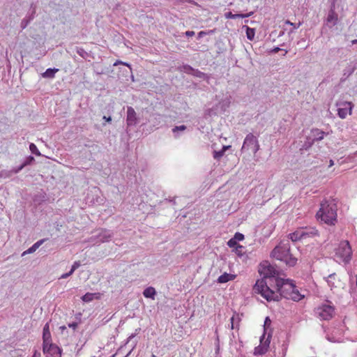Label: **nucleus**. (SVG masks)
Segmentation results:
<instances>
[{
	"label": "nucleus",
	"instance_id": "f257e3e1",
	"mask_svg": "<svg viewBox=\"0 0 357 357\" xmlns=\"http://www.w3.org/2000/svg\"><path fill=\"white\" fill-rule=\"evenodd\" d=\"M275 283L276 291L270 289L264 279L257 280L253 290L255 293L261 294L268 301H278L281 297L288 299L296 286L293 281L289 279L276 278Z\"/></svg>",
	"mask_w": 357,
	"mask_h": 357
},
{
	"label": "nucleus",
	"instance_id": "f03ea898",
	"mask_svg": "<svg viewBox=\"0 0 357 357\" xmlns=\"http://www.w3.org/2000/svg\"><path fill=\"white\" fill-rule=\"evenodd\" d=\"M317 216L327 225H334L337 222V204L335 199L324 200Z\"/></svg>",
	"mask_w": 357,
	"mask_h": 357
},
{
	"label": "nucleus",
	"instance_id": "7ed1b4c3",
	"mask_svg": "<svg viewBox=\"0 0 357 357\" xmlns=\"http://www.w3.org/2000/svg\"><path fill=\"white\" fill-rule=\"evenodd\" d=\"M271 256L284 262L289 266H294L296 262L297 259L290 253V243L289 239H284L273 250Z\"/></svg>",
	"mask_w": 357,
	"mask_h": 357
},
{
	"label": "nucleus",
	"instance_id": "20e7f679",
	"mask_svg": "<svg viewBox=\"0 0 357 357\" xmlns=\"http://www.w3.org/2000/svg\"><path fill=\"white\" fill-rule=\"evenodd\" d=\"M314 312L316 316L321 320H329L334 315L335 308L331 302L326 301L315 308Z\"/></svg>",
	"mask_w": 357,
	"mask_h": 357
},
{
	"label": "nucleus",
	"instance_id": "39448f33",
	"mask_svg": "<svg viewBox=\"0 0 357 357\" xmlns=\"http://www.w3.org/2000/svg\"><path fill=\"white\" fill-rule=\"evenodd\" d=\"M259 149V144L257 137L252 133L246 135L241 148L242 152L251 151L255 154Z\"/></svg>",
	"mask_w": 357,
	"mask_h": 357
},
{
	"label": "nucleus",
	"instance_id": "423d86ee",
	"mask_svg": "<svg viewBox=\"0 0 357 357\" xmlns=\"http://www.w3.org/2000/svg\"><path fill=\"white\" fill-rule=\"evenodd\" d=\"M335 106L337 107V115L342 119H346L347 115H351L354 107L351 102L344 100L337 101Z\"/></svg>",
	"mask_w": 357,
	"mask_h": 357
},
{
	"label": "nucleus",
	"instance_id": "0eeeda50",
	"mask_svg": "<svg viewBox=\"0 0 357 357\" xmlns=\"http://www.w3.org/2000/svg\"><path fill=\"white\" fill-rule=\"evenodd\" d=\"M337 254L340 256L343 261L349 262L350 261L352 251L349 241H343L340 243Z\"/></svg>",
	"mask_w": 357,
	"mask_h": 357
},
{
	"label": "nucleus",
	"instance_id": "6e6552de",
	"mask_svg": "<svg viewBox=\"0 0 357 357\" xmlns=\"http://www.w3.org/2000/svg\"><path fill=\"white\" fill-rule=\"evenodd\" d=\"M43 351L47 357H61L62 349L52 342L43 344Z\"/></svg>",
	"mask_w": 357,
	"mask_h": 357
},
{
	"label": "nucleus",
	"instance_id": "1a4fd4ad",
	"mask_svg": "<svg viewBox=\"0 0 357 357\" xmlns=\"http://www.w3.org/2000/svg\"><path fill=\"white\" fill-rule=\"evenodd\" d=\"M113 233L110 230L101 229L99 230L98 234L96 236V240L94 242L95 243H101L107 242L112 237Z\"/></svg>",
	"mask_w": 357,
	"mask_h": 357
},
{
	"label": "nucleus",
	"instance_id": "9d476101",
	"mask_svg": "<svg viewBox=\"0 0 357 357\" xmlns=\"http://www.w3.org/2000/svg\"><path fill=\"white\" fill-rule=\"evenodd\" d=\"M303 241L319 236L318 230L313 227L300 228Z\"/></svg>",
	"mask_w": 357,
	"mask_h": 357
},
{
	"label": "nucleus",
	"instance_id": "9b49d317",
	"mask_svg": "<svg viewBox=\"0 0 357 357\" xmlns=\"http://www.w3.org/2000/svg\"><path fill=\"white\" fill-rule=\"evenodd\" d=\"M138 123V119L135 109L132 107H127L126 123L128 127L135 126Z\"/></svg>",
	"mask_w": 357,
	"mask_h": 357
},
{
	"label": "nucleus",
	"instance_id": "f8f14e48",
	"mask_svg": "<svg viewBox=\"0 0 357 357\" xmlns=\"http://www.w3.org/2000/svg\"><path fill=\"white\" fill-rule=\"evenodd\" d=\"M337 22L338 15L335 12V7H331L326 17V25L329 28H332L337 24Z\"/></svg>",
	"mask_w": 357,
	"mask_h": 357
},
{
	"label": "nucleus",
	"instance_id": "ddd939ff",
	"mask_svg": "<svg viewBox=\"0 0 357 357\" xmlns=\"http://www.w3.org/2000/svg\"><path fill=\"white\" fill-rule=\"evenodd\" d=\"M324 279L331 290L337 287V283L340 282V280L337 278L335 273H331L327 277L324 278Z\"/></svg>",
	"mask_w": 357,
	"mask_h": 357
},
{
	"label": "nucleus",
	"instance_id": "4468645a",
	"mask_svg": "<svg viewBox=\"0 0 357 357\" xmlns=\"http://www.w3.org/2000/svg\"><path fill=\"white\" fill-rule=\"evenodd\" d=\"M43 344H47L52 342L51 333L50 331L49 324L47 323L44 327L43 331Z\"/></svg>",
	"mask_w": 357,
	"mask_h": 357
},
{
	"label": "nucleus",
	"instance_id": "2eb2a0df",
	"mask_svg": "<svg viewBox=\"0 0 357 357\" xmlns=\"http://www.w3.org/2000/svg\"><path fill=\"white\" fill-rule=\"evenodd\" d=\"M276 273L277 271L271 265H268L267 267H264L261 271V273L264 275L265 278H275Z\"/></svg>",
	"mask_w": 357,
	"mask_h": 357
},
{
	"label": "nucleus",
	"instance_id": "dca6fc26",
	"mask_svg": "<svg viewBox=\"0 0 357 357\" xmlns=\"http://www.w3.org/2000/svg\"><path fill=\"white\" fill-rule=\"evenodd\" d=\"M312 140L314 142L316 141H321L324 139L326 133L319 129H312L311 131Z\"/></svg>",
	"mask_w": 357,
	"mask_h": 357
},
{
	"label": "nucleus",
	"instance_id": "f3484780",
	"mask_svg": "<svg viewBox=\"0 0 357 357\" xmlns=\"http://www.w3.org/2000/svg\"><path fill=\"white\" fill-rule=\"evenodd\" d=\"M355 70V67L349 66L343 70L342 77L340 79L341 82H344L349 76H351Z\"/></svg>",
	"mask_w": 357,
	"mask_h": 357
},
{
	"label": "nucleus",
	"instance_id": "a211bd4d",
	"mask_svg": "<svg viewBox=\"0 0 357 357\" xmlns=\"http://www.w3.org/2000/svg\"><path fill=\"white\" fill-rule=\"evenodd\" d=\"M288 238L293 242L303 241L300 228L288 235Z\"/></svg>",
	"mask_w": 357,
	"mask_h": 357
},
{
	"label": "nucleus",
	"instance_id": "6ab92c4d",
	"mask_svg": "<svg viewBox=\"0 0 357 357\" xmlns=\"http://www.w3.org/2000/svg\"><path fill=\"white\" fill-rule=\"evenodd\" d=\"M236 278L235 275L225 273L218 278V283H226L230 280H233Z\"/></svg>",
	"mask_w": 357,
	"mask_h": 357
},
{
	"label": "nucleus",
	"instance_id": "aec40b11",
	"mask_svg": "<svg viewBox=\"0 0 357 357\" xmlns=\"http://www.w3.org/2000/svg\"><path fill=\"white\" fill-rule=\"evenodd\" d=\"M303 298L304 295L301 294L295 286L294 291H292L288 299H291L294 301H299Z\"/></svg>",
	"mask_w": 357,
	"mask_h": 357
},
{
	"label": "nucleus",
	"instance_id": "412c9836",
	"mask_svg": "<svg viewBox=\"0 0 357 357\" xmlns=\"http://www.w3.org/2000/svg\"><path fill=\"white\" fill-rule=\"evenodd\" d=\"M155 294V289L152 287H149L146 288L143 291V295L146 298L154 299Z\"/></svg>",
	"mask_w": 357,
	"mask_h": 357
},
{
	"label": "nucleus",
	"instance_id": "4be33fe9",
	"mask_svg": "<svg viewBox=\"0 0 357 357\" xmlns=\"http://www.w3.org/2000/svg\"><path fill=\"white\" fill-rule=\"evenodd\" d=\"M337 330H333L331 335H327V339L332 342H340L342 341V337L340 336L337 335Z\"/></svg>",
	"mask_w": 357,
	"mask_h": 357
},
{
	"label": "nucleus",
	"instance_id": "5701e85b",
	"mask_svg": "<svg viewBox=\"0 0 357 357\" xmlns=\"http://www.w3.org/2000/svg\"><path fill=\"white\" fill-rule=\"evenodd\" d=\"M229 148H230V146H223L220 151H214L213 153V158L215 160H219L224 155L225 151Z\"/></svg>",
	"mask_w": 357,
	"mask_h": 357
},
{
	"label": "nucleus",
	"instance_id": "b1692460",
	"mask_svg": "<svg viewBox=\"0 0 357 357\" xmlns=\"http://www.w3.org/2000/svg\"><path fill=\"white\" fill-rule=\"evenodd\" d=\"M59 71L57 68H47L45 72L42 74V76L45 78H54L55 73Z\"/></svg>",
	"mask_w": 357,
	"mask_h": 357
},
{
	"label": "nucleus",
	"instance_id": "393cba45",
	"mask_svg": "<svg viewBox=\"0 0 357 357\" xmlns=\"http://www.w3.org/2000/svg\"><path fill=\"white\" fill-rule=\"evenodd\" d=\"M35 11L33 10L31 15L26 16L21 22L20 26L22 29H24L30 22L33 20Z\"/></svg>",
	"mask_w": 357,
	"mask_h": 357
},
{
	"label": "nucleus",
	"instance_id": "a878e982",
	"mask_svg": "<svg viewBox=\"0 0 357 357\" xmlns=\"http://www.w3.org/2000/svg\"><path fill=\"white\" fill-rule=\"evenodd\" d=\"M99 294H93V293H86L82 297V300L84 302H90L92 301L94 298H98L99 296Z\"/></svg>",
	"mask_w": 357,
	"mask_h": 357
},
{
	"label": "nucleus",
	"instance_id": "bb28decb",
	"mask_svg": "<svg viewBox=\"0 0 357 357\" xmlns=\"http://www.w3.org/2000/svg\"><path fill=\"white\" fill-rule=\"evenodd\" d=\"M271 335L268 334V337L265 338V334H264L260 338V344L263 345L267 350L268 349L271 343Z\"/></svg>",
	"mask_w": 357,
	"mask_h": 357
},
{
	"label": "nucleus",
	"instance_id": "cd10ccee",
	"mask_svg": "<svg viewBox=\"0 0 357 357\" xmlns=\"http://www.w3.org/2000/svg\"><path fill=\"white\" fill-rule=\"evenodd\" d=\"M252 14V13L249 14H232L231 12H229L226 14V17L230 19L245 18L250 17Z\"/></svg>",
	"mask_w": 357,
	"mask_h": 357
},
{
	"label": "nucleus",
	"instance_id": "c85d7f7f",
	"mask_svg": "<svg viewBox=\"0 0 357 357\" xmlns=\"http://www.w3.org/2000/svg\"><path fill=\"white\" fill-rule=\"evenodd\" d=\"M231 104V97H227L226 98L222 100L219 105L220 106V108L223 109L224 111L226 110Z\"/></svg>",
	"mask_w": 357,
	"mask_h": 357
},
{
	"label": "nucleus",
	"instance_id": "c756f323",
	"mask_svg": "<svg viewBox=\"0 0 357 357\" xmlns=\"http://www.w3.org/2000/svg\"><path fill=\"white\" fill-rule=\"evenodd\" d=\"M268 350L263 347V345L259 344L258 347L255 348L254 354L255 355H263L265 354Z\"/></svg>",
	"mask_w": 357,
	"mask_h": 357
},
{
	"label": "nucleus",
	"instance_id": "7c9ffc66",
	"mask_svg": "<svg viewBox=\"0 0 357 357\" xmlns=\"http://www.w3.org/2000/svg\"><path fill=\"white\" fill-rule=\"evenodd\" d=\"M35 161V158L32 156V155H29L27 157H26L24 160L22 161V167H24V168L28 165H31V164L33 163V162Z\"/></svg>",
	"mask_w": 357,
	"mask_h": 357
},
{
	"label": "nucleus",
	"instance_id": "2f4dec72",
	"mask_svg": "<svg viewBox=\"0 0 357 357\" xmlns=\"http://www.w3.org/2000/svg\"><path fill=\"white\" fill-rule=\"evenodd\" d=\"M194 68L189 65H183L180 68V70L187 74L192 75Z\"/></svg>",
	"mask_w": 357,
	"mask_h": 357
},
{
	"label": "nucleus",
	"instance_id": "473e14b6",
	"mask_svg": "<svg viewBox=\"0 0 357 357\" xmlns=\"http://www.w3.org/2000/svg\"><path fill=\"white\" fill-rule=\"evenodd\" d=\"M255 31L254 29L246 27V36L248 40H252L255 37Z\"/></svg>",
	"mask_w": 357,
	"mask_h": 357
},
{
	"label": "nucleus",
	"instance_id": "72a5a7b5",
	"mask_svg": "<svg viewBox=\"0 0 357 357\" xmlns=\"http://www.w3.org/2000/svg\"><path fill=\"white\" fill-rule=\"evenodd\" d=\"M192 75H193L195 77H199V78L204 79L207 78L206 74H205L203 72L199 71L197 69H194L193 70Z\"/></svg>",
	"mask_w": 357,
	"mask_h": 357
},
{
	"label": "nucleus",
	"instance_id": "f704fd0d",
	"mask_svg": "<svg viewBox=\"0 0 357 357\" xmlns=\"http://www.w3.org/2000/svg\"><path fill=\"white\" fill-rule=\"evenodd\" d=\"M314 144V142L312 140V138L311 137H308L307 138V140L305 142V143L303 144L301 149H304V150H307L308 149H310L312 145Z\"/></svg>",
	"mask_w": 357,
	"mask_h": 357
},
{
	"label": "nucleus",
	"instance_id": "c9c22d12",
	"mask_svg": "<svg viewBox=\"0 0 357 357\" xmlns=\"http://www.w3.org/2000/svg\"><path fill=\"white\" fill-rule=\"evenodd\" d=\"M186 129V126H184V125H181V126H175L173 129H172V132L174 134V136L176 137H178V135H177V132L178 131H184Z\"/></svg>",
	"mask_w": 357,
	"mask_h": 357
},
{
	"label": "nucleus",
	"instance_id": "e433bc0d",
	"mask_svg": "<svg viewBox=\"0 0 357 357\" xmlns=\"http://www.w3.org/2000/svg\"><path fill=\"white\" fill-rule=\"evenodd\" d=\"M29 149L32 153H33L36 155H40V151H38L37 146L33 143L30 144Z\"/></svg>",
	"mask_w": 357,
	"mask_h": 357
},
{
	"label": "nucleus",
	"instance_id": "4c0bfd02",
	"mask_svg": "<svg viewBox=\"0 0 357 357\" xmlns=\"http://www.w3.org/2000/svg\"><path fill=\"white\" fill-rule=\"evenodd\" d=\"M13 174V173H11V170L10 171H6V170H3L0 172V178H8L10 177V176H12Z\"/></svg>",
	"mask_w": 357,
	"mask_h": 357
},
{
	"label": "nucleus",
	"instance_id": "58836bf2",
	"mask_svg": "<svg viewBox=\"0 0 357 357\" xmlns=\"http://www.w3.org/2000/svg\"><path fill=\"white\" fill-rule=\"evenodd\" d=\"M38 248H36V246H35L34 245H33L31 247H30L28 250H26V251H24L23 253H22V256L25 255L26 254H31V253H33Z\"/></svg>",
	"mask_w": 357,
	"mask_h": 357
},
{
	"label": "nucleus",
	"instance_id": "ea45409f",
	"mask_svg": "<svg viewBox=\"0 0 357 357\" xmlns=\"http://www.w3.org/2000/svg\"><path fill=\"white\" fill-rule=\"evenodd\" d=\"M81 266V263L79 261H76L72 265L70 271L71 273H74L76 269H77Z\"/></svg>",
	"mask_w": 357,
	"mask_h": 357
},
{
	"label": "nucleus",
	"instance_id": "a19ab883",
	"mask_svg": "<svg viewBox=\"0 0 357 357\" xmlns=\"http://www.w3.org/2000/svg\"><path fill=\"white\" fill-rule=\"evenodd\" d=\"M227 245L230 248H236L237 245H238L236 243V241L235 238H231L228 242Z\"/></svg>",
	"mask_w": 357,
	"mask_h": 357
},
{
	"label": "nucleus",
	"instance_id": "79ce46f5",
	"mask_svg": "<svg viewBox=\"0 0 357 357\" xmlns=\"http://www.w3.org/2000/svg\"><path fill=\"white\" fill-rule=\"evenodd\" d=\"M119 64H122V65H124V66H126L129 68L130 69V71L131 72L132 70V68H131V66L129 63H126V62H123V61H119V60H117L114 63V66H116L117 65H119Z\"/></svg>",
	"mask_w": 357,
	"mask_h": 357
},
{
	"label": "nucleus",
	"instance_id": "37998d69",
	"mask_svg": "<svg viewBox=\"0 0 357 357\" xmlns=\"http://www.w3.org/2000/svg\"><path fill=\"white\" fill-rule=\"evenodd\" d=\"M24 168V167H22V165L21 164L20 166L18 167H14L11 169V173H13V174H17L19 173L22 169Z\"/></svg>",
	"mask_w": 357,
	"mask_h": 357
},
{
	"label": "nucleus",
	"instance_id": "c03bdc74",
	"mask_svg": "<svg viewBox=\"0 0 357 357\" xmlns=\"http://www.w3.org/2000/svg\"><path fill=\"white\" fill-rule=\"evenodd\" d=\"M285 23L292 26L294 29H297L301 25V22H299L298 24H296L295 23H292L289 20H287Z\"/></svg>",
	"mask_w": 357,
	"mask_h": 357
},
{
	"label": "nucleus",
	"instance_id": "a18cd8bd",
	"mask_svg": "<svg viewBox=\"0 0 357 357\" xmlns=\"http://www.w3.org/2000/svg\"><path fill=\"white\" fill-rule=\"evenodd\" d=\"M234 238H235L236 241V240L242 241L244 238V236H243V234H242L241 233H236Z\"/></svg>",
	"mask_w": 357,
	"mask_h": 357
},
{
	"label": "nucleus",
	"instance_id": "49530a36",
	"mask_svg": "<svg viewBox=\"0 0 357 357\" xmlns=\"http://www.w3.org/2000/svg\"><path fill=\"white\" fill-rule=\"evenodd\" d=\"M73 273H71V271H70L68 273H63L61 275L60 278L61 279H66L67 278H68L69 276H70L71 275H73Z\"/></svg>",
	"mask_w": 357,
	"mask_h": 357
},
{
	"label": "nucleus",
	"instance_id": "de8ad7c7",
	"mask_svg": "<svg viewBox=\"0 0 357 357\" xmlns=\"http://www.w3.org/2000/svg\"><path fill=\"white\" fill-rule=\"evenodd\" d=\"M45 239L39 240L36 243H35L33 245L35 246H36L37 248H38L45 242Z\"/></svg>",
	"mask_w": 357,
	"mask_h": 357
},
{
	"label": "nucleus",
	"instance_id": "09e8293b",
	"mask_svg": "<svg viewBox=\"0 0 357 357\" xmlns=\"http://www.w3.org/2000/svg\"><path fill=\"white\" fill-rule=\"evenodd\" d=\"M78 324L77 322H73L68 324V327L72 328L73 329H76L77 328Z\"/></svg>",
	"mask_w": 357,
	"mask_h": 357
},
{
	"label": "nucleus",
	"instance_id": "8fccbe9b",
	"mask_svg": "<svg viewBox=\"0 0 357 357\" xmlns=\"http://www.w3.org/2000/svg\"><path fill=\"white\" fill-rule=\"evenodd\" d=\"M242 249H243V246H241V245H237V246L236 247V252H237V254H238V255H241Z\"/></svg>",
	"mask_w": 357,
	"mask_h": 357
},
{
	"label": "nucleus",
	"instance_id": "3c124183",
	"mask_svg": "<svg viewBox=\"0 0 357 357\" xmlns=\"http://www.w3.org/2000/svg\"><path fill=\"white\" fill-rule=\"evenodd\" d=\"M77 52L79 55H80L82 57H84V54H86V52L82 48L79 49Z\"/></svg>",
	"mask_w": 357,
	"mask_h": 357
},
{
	"label": "nucleus",
	"instance_id": "603ef678",
	"mask_svg": "<svg viewBox=\"0 0 357 357\" xmlns=\"http://www.w3.org/2000/svg\"><path fill=\"white\" fill-rule=\"evenodd\" d=\"M195 35V32L193 31H187L185 32V36L188 37H192Z\"/></svg>",
	"mask_w": 357,
	"mask_h": 357
},
{
	"label": "nucleus",
	"instance_id": "864d4df0",
	"mask_svg": "<svg viewBox=\"0 0 357 357\" xmlns=\"http://www.w3.org/2000/svg\"><path fill=\"white\" fill-rule=\"evenodd\" d=\"M137 335V333L131 334L128 338L127 339L126 344L128 343L132 338H134Z\"/></svg>",
	"mask_w": 357,
	"mask_h": 357
},
{
	"label": "nucleus",
	"instance_id": "5fc2aeb1",
	"mask_svg": "<svg viewBox=\"0 0 357 357\" xmlns=\"http://www.w3.org/2000/svg\"><path fill=\"white\" fill-rule=\"evenodd\" d=\"M268 324H271V319H269V317H267L265 319V321H264V326L266 327V326Z\"/></svg>",
	"mask_w": 357,
	"mask_h": 357
},
{
	"label": "nucleus",
	"instance_id": "6e6d98bb",
	"mask_svg": "<svg viewBox=\"0 0 357 357\" xmlns=\"http://www.w3.org/2000/svg\"><path fill=\"white\" fill-rule=\"evenodd\" d=\"M103 119H105L107 122H111L112 121V118L110 116H103Z\"/></svg>",
	"mask_w": 357,
	"mask_h": 357
},
{
	"label": "nucleus",
	"instance_id": "4d7b16f0",
	"mask_svg": "<svg viewBox=\"0 0 357 357\" xmlns=\"http://www.w3.org/2000/svg\"><path fill=\"white\" fill-rule=\"evenodd\" d=\"M280 50V47H275V48L272 50V52H274V53H277V52H278Z\"/></svg>",
	"mask_w": 357,
	"mask_h": 357
},
{
	"label": "nucleus",
	"instance_id": "13d9d810",
	"mask_svg": "<svg viewBox=\"0 0 357 357\" xmlns=\"http://www.w3.org/2000/svg\"><path fill=\"white\" fill-rule=\"evenodd\" d=\"M330 1H331V7H335V3H336V0H330Z\"/></svg>",
	"mask_w": 357,
	"mask_h": 357
},
{
	"label": "nucleus",
	"instance_id": "bf43d9fd",
	"mask_svg": "<svg viewBox=\"0 0 357 357\" xmlns=\"http://www.w3.org/2000/svg\"><path fill=\"white\" fill-rule=\"evenodd\" d=\"M40 353L38 354L37 351H36L32 357H40Z\"/></svg>",
	"mask_w": 357,
	"mask_h": 357
},
{
	"label": "nucleus",
	"instance_id": "052dcab7",
	"mask_svg": "<svg viewBox=\"0 0 357 357\" xmlns=\"http://www.w3.org/2000/svg\"><path fill=\"white\" fill-rule=\"evenodd\" d=\"M136 347V343L134 344V345L132 346V349L129 351V353L126 355V357H127L128 356H129L130 354V353L132 352V351L135 349V347Z\"/></svg>",
	"mask_w": 357,
	"mask_h": 357
},
{
	"label": "nucleus",
	"instance_id": "680f3d73",
	"mask_svg": "<svg viewBox=\"0 0 357 357\" xmlns=\"http://www.w3.org/2000/svg\"><path fill=\"white\" fill-rule=\"evenodd\" d=\"M234 317H232L231 318V328H234Z\"/></svg>",
	"mask_w": 357,
	"mask_h": 357
},
{
	"label": "nucleus",
	"instance_id": "e2e57ef3",
	"mask_svg": "<svg viewBox=\"0 0 357 357\" xmlns=\"http://www.w3.org/2000/svg\"><path fill=\"white\" fill-rule=\"evenodd\" d=\"M333 165H334L333 160H330L329 167H332Z\"/></svg>",
	"mask_w": 357,
	"mask_h": 357
},
{
	"label": "nucleus",
	"instance_id": "0e129e2a",
	"mask_svg": "<svg viewBox=\"0 0 357 357\" xmlns=\"http://www.w3.org/2000/svg\"><path fill=\"white\" fill-rule=\"evenodd\" d=\"M351 43H352L353 45H354V44H357V39H354V40H353L351 41Z\"/></svg>",
	"mask_w": 357,
	"mask_h": 357
},
{
	"label": "nucleus",
	"instance_id": "69168bd1",
	"mask_svg": "<svg viewBox=\"0 0 357 357\" xmlns=\"http://www.w3.org/2000/svg\"><path fill=\"white\" fill-rule=\"evenodd\" d=\"M65 328H66V326H64L61 327V329H62V330H63Z\"/></svg>",
	"mask_w": 357,
	"mask_h": 357
},
{
	"label": "nucleus",
	"instance_id": "338daca9",
	"mask_svg": "<svg viewBox=\"0 0 357 357\" xmlns=\"http://www.w3.org/2000/svg\"><path fill=\"white\" fill-rule=\"evenodd\" d=\"M336 329L337 330V334L341 335V333H339V331H340V330H339V329H337V328H336Z\"/></svg>",
	"mask_w": 357,
	"mask_h": 357
},
{
	"label": "nucleus",
	"instance_id": "774afa93",
	"mask_svg": "<svg viewBox=\"0 0 357 357\" xmlns=\"http://www.w3.org/2000/svg\"><path fill=\"white\" fill-rule=\"evenodd\" d=\"M151 357H156V356H155V355L152 354V355H151Z\"/></svg>",
	"mask_w": 357,
	"mask_h": 357
}]
</instances>
